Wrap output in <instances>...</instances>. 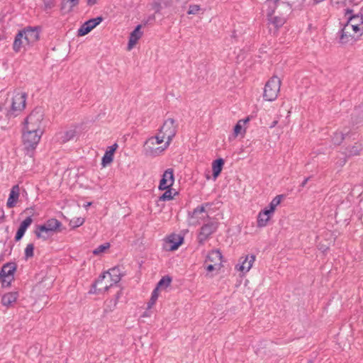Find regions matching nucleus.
Segmentation results:
<instances>
[{
    "label": "nucleus",
    "mask_w": 363,
    "mask_h": 363,
    "mask_svg": "<svg viewBox=\"0 0 363 363\" xmlns=\"http://www.w3.org/2000/svg\"><path fill=\"white\" fill-rule=\"evenodd\" d=\"M219 223L216 220H211L203 224L199 231L197 239L199 245H203L218 228Z\"/></svg>",
    "instance_id": "8"
},
{
    "label": "nucleus",
    "mask_w": 363,
    "mask_h": 363,
    "mask_svg": "<svg viewBox=\"0 0 363 363\" xmlns=\"http://www.w3.org/2000/svg\"><path fill=\"white\" fill-rule=\"evenodd\" d=\"M159 7H160V5H158V7L157 9V11H159Z\"/></svg>",
    "instance_id": "56"
},
{
    "label": "nucleus",
    "mask_w": 363,
    "mask_h": 363,
    "mask_svg": "<svg viewBox=\"0 0 363 363\" xmlns=\"http://www.w3.org/2000/svg\"><path fill=\"white\" fill-rule=\"evenodd\" d=\"M255 261V256L254 255L241 257L239 259V263L235 266V269L242 273H247L252 268Z\"/></svg>",
    "instance_id": "11"
},
{
    "label": "nucleus",
    "mask_w": 363,
    "mask_h": 363,
    "mask_svg": "<svg viewBox=\"0 0 363 363\" xmlns=\"http://www.w3.org/2000/svg\"><path fill=\"white\" fill-rule=\"evenodd\" d=\"M159 296V289H155L152 292L150 299L147 303V308H151L152 306L155 303Z\"/></svg>",
    "instance_id": "35"
},
{
    "label": "nucleus",
    "mask_w": 363,
    "mask_h": 363,
    "mask_svg": "<svg viewBox=\"0 0 363 363\" xmlns=\"http://www.w3.org/2000/svg\"><path fill=\"white\" fill-rule=\"evenodd\" d=\"M174 182V171L172 169H167L163 173L162 177L160 182L159 189L164 190L170 188Z\"/></svg>",
    "instance_id": "12"
},
{
    "label": "nucleus",
    "mask_w": 363,
    "mask_h": 363,
    "mask_svg": "<svg viewBox=\"0 0 363 363\" xmlns=\"http://www.w3.org/2000/svg\"><path fill=\"white\" fill-rule=\"evenodd\" d=\"M274 11L269 13L267 15L268 20L276 28H279L281 27L286 21V17L281 13V16H273Z\"/></svg>",
    "instance_id": "19"
},
{
    "label": "nucleus",
    "mask_w": 363,
    "mask_h": 363,
    "mask_svg": "<svg viewBox=\"0 0 363 363\" xmlns=\"http://www.w3.org/2000/svg\"><path fill=\"white\" fill-rule=\"evenodd\" d=\"M23 35L25 43L28 44V45H30L38 40L39 39V32L37 28H27L22 30Z\"/></svg>",
    "instance_id": "13"
},
{
    "label": "nucleus",
    "mask_w": 363,
    "mask_h": 363,
    "mask_svg": "<svg viewBox=\"0 0 363 363\" xmlns=\"http://www.w3.org/2000/svg\"><path fill=\"white\" fill-rule=\"evenodd\" d=\"M281 79L277 77H272L266 83L264 89L263 98L268 101H274L280 91Z\"/></svg>",
    "instance_id": "5"
},
{
    "label": "nucleus",
    "mask_w": 363,
    "mask_h": 363,
    "mask_svg": "<svg viewBox=\"0 0 363 363\" xmlns=\"http://www.w3.org/2000/svg\"><path fill=\"white\" fill-rule=\"evenodd\" d=\"M18 296L17 292L7 293L1 297V303L4 306L9 307L16 301Z\"/></svg>",
    "instance_id": "22"
},
{
    "label": "nucleus",
    "mask_w": 363,
    "mask_h": 363,
    "mask_svg": "<svg viewBox=\"0 0 363 363\" xmlns=\"http://www.w3.org/2000/svg\"><path fill=\"white\" fill-rule=\"evenodd\" d=\"M250 121V118L249 117H247L245 119H242V120H240L238 121L239 122H240L243 125L245 124H246L248 121Z\"/></svg>",
    "instance_id": "47"
},
{
    "label": "nucleus",
    "mask_w": 363,
    "mask_h": 363,
    "mask_svg": "<svg viewBox=\"0 0 363 363\" xmlns=\"http://www.w3.org/2000/svg\"><path fill=\"white\" fill-rule=\"evenodd\" d=\"M44 114L40 108L34 109L25 120L24 129L43 133L42 122Z\"/></svg>",
    "instance_id": "3"
},
{
    "label": "nucleus",
    "mask_w": 363,
    "mask_h": 363,
    "mask_svg": "<svg viewBox=\"0 0 363 363\" xmlns=\"http://www.w3.org/2000/svg\"><path fill=\"white\" fill-rule=\"evenodd\" d=\"M69 2L70 3V10L76 6L77 5H78L79 4V0H63L62 3V6H61V10H64L65 9V2Z\"/></svg>",
    "instance_id": "42"
},
{
    "label": "nucleus",
    "mask_w": 363,
    "mask_h": 363,
    "mask_svg": "<svg viewBox=\"0 0 363 363\" xmlns=\"http://www.w3.org/2000/svg\"><path fill=\"white\" fill-rule=\"evenodd\" d=\"M222 257V254L218 250H213L208 253L207 259L213 262H220Z\"/></svg>",
    "instance_id": "25"
},
{
    "label": "nucleus",
    "mask_w": 363,
    "mask_h": 363,
    "mask_svg": "<svg viewBox=\"0 0 363 363\" xmlns=\"http://www.w3.org/2000/svg\"><path fill=\"white\" fill-rule=\"evenodd\" d=\"M184 238L181 236L172 235L170 237L169 241L172 243L170 246V250H176L182 244Z\"/></svg>",
    "instance_id": "24"
},
{
    "label": "nucleus",
    "mask_w": 363,
    "mask_h": 363,
    "mask_svg": "<svg viewBox=\"0 0 363 363\" xmlns=\"http://www.w3.org/2000/svg\"><path fill=\"white\" fill-rule=\"evenodd\" d=\"M352 13V9H347L346 10V12H345V16H347L349 14H351Z\"/></svg>",
    "instance_id": "51"
},
{
    "label": "nucleus",
    "mask_w": 363,
    "mask_h": 363,
    "mask_svg": "<svg viewBox=\"0 0 363 363\" xmlns=\"http://www.w3.org/2000/svg\"><path fill=\"white\" fill-rule=\"evenodd\" d=\"M147 152H149L150 153H152L153 152V149L152 147H150V150H148L147 148L146 149Z\"/></svg>",
    "instance_id": "54"
},
{
    "label": "nucleus",
    "mask_w": 363,
    "mask_h": 363,
    "mask_svg": "<svg viewBox=\"0 0 363 363\" xmlns=\"http://www.w3.org/2000/svg\"><path fill=\"white\" fill-rule=\"evenodd\" d=\"M33 222V219L30 216L27 217L24 220H23L20 226L16 232V236H15V240L16 242L21 240V238L23 237L27 228L31 225Z\"/></svg>",
    "instance_id": "17"
},
{
    "label": "nucleus",
    "mask_w": 363,
    "mask_h": 363,
    "mask_svg": "<svg viewBox=\"0 0 363 363\" xmlns=\"http://www.w3.org/2000/svg\"><path fill=\"white\" fill-rule=\"evenodd\" d=\"M215 267H214V265L213 264H209L206 267V270L208 272H212L213 270H214Z\"/></svg>",
    "instance_id": "48"
},
{
    "label": "nucleus",
    "mask_w": 363,
    "mask_h": 363,
    "mask_svg": "<svg viewBox=\"0 0 363 363\" xmlns=\"http://www.w3.org/2000/svg\"><path fill=\"white\" fill-rule=\"evenodd\" d=\"M17 265L15 262H11L4 264L0 271V281L4 287L9 286L14 280V273L16 271Z\"/></svg>",
    "instance_id": "7"
},
{
    "label": "nucleus",
    "mask_w": 363,
    "mask_h": 363,
    "mask_svg": "<svg viewBox=\"0 0 363 363\" xmlns=\"http://www.w3.org/2000/svg\"><path fill=\"white\" fill-rule=\"evenodd\" d=\"M347 23L356 26H362L363 24V15L359 13L350 15L347 17Z\"/></svg>",
    "instance_id": "26"
},
{
    "label": "nucleus",
    "mask_w": 363,
    "mask_h": 363,
    "mask_svg": "<svg viewBox=\"0 0 363 363\" xmlns=\"http://www.w3.org/2000/svg\"><path fill=\"white\" fill-rule=\"evenodd\" d=\"M309 179H310V177H307V178H306V179L302 182V183L301 184L300 186H301V187H302V188H303V187H304V186L306 185V184H307V182H308V180H309Z\"/></svg>",
    "instance_id": "46"
},
{
    "label": "nucleus",
    "mask_w": 363,
    "mask_h": 363,
    "mask_svg": "<svg viewBox=\"0 0 363 363\" xmlns=\"http://www.w3.org/2000/svg\"><path fill=\"white\" fill-rule=\"evenodd\" d=\"M76 131L74 130H69L63 133L61 137L62 143H66L74 138Z\"/></svg>",
    "instance_id": "33"
},
{
    "label": "nucleus",
    "mask_w": 363,
    "mask_h": 363,
    "mask_svg": "<svg viewBox=\"0 0 363 363\" xmlns=\"http://www.w3.org/2000/svg\"><path fill=\"white\" fill-rule=\"evenodd\" d=\"M121 279V273L118 267H113L101 274L93 284L95 292L107 291L110 287L118 283Z\"/></svg>",
    "instance_id": "1"
},
{
    "label": "nucleus",
    "mask_w": 363,
    "mask_h": 363,
    "mask_svg": "<svg viewBox=\"0 0 363 363\" xmlns=\"http://www.w3.org/2000/svg\"><path fill=\"white\" fill-rule=\"evenodd\" d=\"M243 125L240 122H238L237 124L234 127V134L237 136L238 134L241 133V130L242 128Z\"/></svg>",
    "instance_id": "43"
},
{
    "label": "nucleus",
    "mask_w": 363,
    "mask_h": 363,
    "mask_svg": "<svg viewBox=\"0 0 363 363\" xmlns=\"http://www.w3.org/2000/svg\"><path fill=\"white\" fill-rule=\"evenodd\" d=\"M211 205L209 203H205L201 206L195 208L192 212V217L196 216L198 214L206 212V207H210Z\"/></svg>",
    "instance_id": "34"
},
{
    "label": "nucleus",
    "mask_w": 363,
    "mask_h": 363,
    "mask_svg": "<svg viewBox=\"0 0 363 363\" xmlns=\"http://www.w3.org/2000/svg\"><path fill=\"white\" fill-rule=\"evenodd\" d=\"M349 24L352 30L354 40H356L357 38L363 34V24H362V26H356L351 23Z\"/></svg>",
    "instance_id": "31"
},
{
    "label": "nucleus",
    "mask_w": 363,
    "mask_h": 363,
    "mask_svg": "<svg viewBox=\"0 0 363 363\" xmlns=\"http://www.w3.org/2000/svg\"><path fill=\"white\" fill-rule=\"evenodd\" d=\"M307 363H313L312 360H308Z\"/></svg>",
    "instance_id": "55"
},
{
    "label": "nucleus",
    "mask_w": 363,
    "mask_h": 363,
    "mask_svg": "<svg viewBox=\"0 0 363 363\" xmlns=\"http://www.w3.org/2000/svg\"><path fill=\"white\" fill-rule=\"evenodd\" d=\"M324 0H313V2L314 4H319L322 1H323Z\"/></svg>",
    "instance_id": "53"
},
{
    "label": "nucleus",
    "mask_w": 363,
    "mask_h": 363,
    "mask_svg": "<svg viewBox=\"0 0 363 363\" xmlns=\"http://www.w3.org/2000/svg\"><path fill=\"white\" fill-rule=\"evenodd\" d=\"M201 10L200 6L196 4L190 5L187 13L189 15L196 14Z\"/></svg>",
    "instance_id": "41"
},
{
    "label": "nucleus",
    "mask_w": 363,
    "mask_h": 363,
    "mask_svg": "<svg viewBox=\"0 0 363 363\" xmlns=\"http://www.w3.org/2000/svg\"><path fill=\"white\" fill-rule=\"evenodd\" d=\"M141 25H138L130 33L128 44V50H130L133 46L137 43L138 40L142 37L143 33L140 30Z\"/></svg>",
    "instance_id": "16"
},
{
    "label": "nucleus",
    "mask_w": 363,
    "mask_h": 363,
    "mask_svg": "<svg viewBox=\"0 0 363 363\" xmlns=\"http://www.w3.org/2000/svg\"><path fill=\"white\" fill-rule=\"evenodd\" d=\"M28 44L25 43L24 35L22 30H20L15 36V39L13 44V50L16 52L21 51L22 48H24Z\"/></svg>",
    "instance_id": "20"
},
{
    "label": "nucleus",
    "mask_w": 363,
    "mask_h": 363,
    "mask_svg": "<svg viewBox=\"0 0 363 363\" xmlns=\"http://www.w3.org/2000/svg\"><path fill=\"white\" fill-rule=\"evenodd\" d=\"M166 6H174L177 7H184L189 0H162Z\"/></svg>",
    "instance_id": "28"
},
{
    "label": "nucleus",
    "mask_w": 363,
    "mask_h": 363,
    "mask_svg": "<svg viewBox=\"0 0 363 363\" xmlns=\"http://www.w3.org/2000/svg\"><path fill=\"white\" fill-rule=\"evenodd\" d=\"M61 226L62 223L60 220L56 218H50L43 225H37L35 233L38 238L45 240L54 233L60 231Z\"/></svg>",
    "instance_id": "2"
},
{
    "label": "nucleus",
    "mask_w": 363,
    "mask_h": 363,
    "mask_svg": "<svg viewBox=\"0 0 363 363\" xmlns=\"http://www.w3.org/2000/svg\"><path fill=\"white\" fill-rule=\"evenodd\" d=\"M159 131L160 134L163 135L167 139L164 147L157 148V150H160V152H162L169 145L173 138L176 135L177 125H175V121L173 118H167L164 121Z\"/></svg>",
    "instance_id": "6"
},
{
    "label": "nucleus",
    "mask_w": 363,
    "mask_h": 363,
    "mask_svg": "<svg viewBox=\"0 0 363 363\" xmlns=\"http://www.w3.org/2000/svg\"><path fill=\"white\" fill-rule=\"evenodd\" d=\"M103 21L101 16L91 18L84 22L77 30V36H84L96 28Z\"/></svg>",
    "instance_id": "10"
},
{
    "label": "nucleus",
    "mask_w": 363,
    "mask_h": 363,
    "mask_svg": "<svg viewBox=\"0 0 363 363\" xmlns=\"http://www.w3.org/2000/svg\"><path fill=\"white\" fill-rule=\"evenodd\" d=\"M110 247V244L108 242H105L103 245H99L97 247L94 251L93 254L95 255H98L102 252H104L106 250L108 249Z\"/></svg>",
    "instance_id": "39"
},
{
    "label": "nucleus",
    "mask_w": 363,
    "mask_h": 363,
    "mask_svg": "<svg viewBox=\"0 0 363 363\" xmlns=\"http://www.w3.org/2000/svg\"><path fill=\"white\" fill-rule=\"evenodd\" d=\"M26 94L18 93L13 96L11 109L8 111L7 116H16L19 112L26 107Z\"/></svg>",
    "instance_id": "9"
},
{
    "label": "nucleus",
    "mask_w": 363,
    "mask_h": 363,
    "mask_svg": "<svg viewBox=\"0 0 363 363\" xmlns=\"http://www.w3.org/2000/svg\"><path fill=\"white\" fill-rule=\"evenodd\" d=\"M91 204V203H88L87 206H89Z\"/></svg>",
    "instance_id": "57"
},
{
    "label": "nucleus",
    "mask_w": 363,
    "mask_h": 363,
    "mask_svg": "<svg viewBox=\"0 0 363 363\" xmlns=\"http://www.w3.org/2000/svg\"><path fill=\"white\" fill-rule=\"evenodd\" d=\"M45 9H51L52 7V3L50 1L45 2Z\"/></svg>",
    "instance_id": "45"
},
{
    "label": "nucleus",
    "mask_w": 363,
    "mask_h": 363,
    "mask_svg": "<svg viewBox=\"0 0 363 363\" xmlns=\"http://www.w3.org/2000/svg\"><path fill=\"white\" fill-rule=\"evenodd\" d=\"M270 214L271 213L267 211V208L261 211L257 216V226L260 228L266 226L270 219Z\"/></svg>",
    "instance_id": "21"
},
{
    "label": "nucleus",
    "mask_w": 363,
    "mask_h": 363,
    "mask_svg": "<svg viewBox=\"0 0 363 363\" xmlns=\"http://www.w3.org/2000/svg\"><path fill=\"white\" fill-rule=\"evenodd\" d=\"M84 223V218L79 217L72 219L69 222V225L72 226V228H75L82 225Z\"/></svg>",
    "instance_id": "37"
},
{
    "label": "nucleus",
    "mask_w": 363,
    "mask_h": 363,
    "mask_svg": "<svg viewBox=\"0 0 363 363\" xmlns=\"http://www.w3.org/2000/svg\"><path fill=\"white\" fill-rule=\"evenodd\" d=\"M164 139H166V138L163 135L159 133L155 136L148 138L145 142V145L151 144L154 145L155 144H161L164 142Z\"/></svg>",
    "instance_id": "29"
},
{
    "label": "nucleus",
    "mask_w": 363,
    "mask_h": 363,
    "mask_svg": "<svg viewBox=\"0 0 363 363\" xmlns=\"http://www.w3.org/2000/svg\"><path fill=\"white\" fill-rule=\"evenodd\" d=\"M19 186L18 185H14L11 189L9 196L6 203L8 208H13L16 206V202L19 197Z\"/></svg>",
    "instance_id": "18"
},
{
    "label": "nucleus",
    "mask_w": 363,
    "mask_h": 363,
    "mask_svg": "<svg viewBox=\"0 0 363 363\" xmlns=\"http://www.w3.org/2000/svg\"><path fill=\"white\" fill-rule=\"evenodd\" d=\"M34 245L32 243L28 244L25 249V256L28 259L33 257Z\"/></svg>",
    "instance_id": "40"
},
{
    "label": "nucleus",
    "mask_w": 363,
    "mask_h": 363,
    "mask_svg": "<svg viewBox=\"0 0 363 363\" xmlns=\"http://www.w3.org/2000/svg\"><path fill=\"white\" fill-rule=\"evenodd\" d=\"M120 297V293H118L116 295V298L113 300V299H111L109 301V303H110V306L106 303V308L104 309V311L106 312L107 311H112V307L114 308L116 307V304H117V302H118V299Z\"/></svg>",
    "instance_id": "38"
},
{
    "label": "nucleus",
    "mask_w": 363,
    "mask_h": 363,
    "mask_svg": "<svg viewBox=\"0 0 363 363\" xmlns=\"http://www.w3.org/2000/svg\"><path fill=\"white\" fill-rule=\"evenodd\" d=\"M339 39L340 43L342 44H346L351 40H354V34L350 24L347 22L346 24L339 31Z\"/></svg>",
    "instance_id": "14"
},
{
    "label": "nucleus",
    "mask_w": 363,
    "mask_h": 363,
    "mask_svg": "<svg viewBox=\"0 0 363 363\" xmlns=\"http://www.w3.org/2000/svg\"><path fill=\"white\" fill-rule=\"evenodd\" d=\"M166 191L160 196L159 201H170L173 199L174 196L172 194V189L170 188L165 189Z\"/></svg>",
    "instance_id": "36"
},
{
    "label": "nucleus",
    "mask_w": 363,
    "mask_h": 363,
    "mask_svg": "<svg viewBox=\"0 0 363 363\" xmlns=\"http://www.w3.org/2000/svg\"><path fill=\"white\" fill-rule=\"evenodd\" d=\"M96 0H87V3L89 5H93L96 3Z\"/></svg>",
    "instance_id": "50"
},
{
    "label": "nucleus",
    "mask_w": 363,
    "mask_h": 363,
    "mask_svg": "<svg viewBox=\"0 0 363 363\" xmlns=\"http://www.w3.org/2000/svg\"><path fill=\"white\" fill-rule=\"evenodd\" d=\"M224 164V160L222 158H218L214 160L212 163L213 176L216 179L220 174Z\"/></svg>",
    "instance_id": "23"
},
{
    "label": "nucleus",
    "mask_w": 363,
    "mask_h": 363,
    "mask_svg": "<svg viewBox=\"0 0 363 363\" xmlns=\"http://www.w3.org/2000/svg\"><path fill=\"white\" fill-rule=\"evenodd\" d=\"M281 6V14L285 16L286 17L291 13L292 12V5L288 2H281L280 4Z\"/></svg>",
    "instance_id": "32"
},
{
    "label": "nucleus",
    "mask_w": 363,
    "mask_h": 363,
    "mask_svg": "<svg viewBox=\"0 0 363 363\" xmlns=\"http://www.w3.org/2000/svg\"><path fill=\"white\" fill-rule=\"evenodd\" d=\"M43 133V132L26 130L23 128V133L22 136L23 144L27 154L33 152V151L36 148Z\"/></svg>",
    "instance_id": "4"
},
{
    "label": "nucleus",
    "mask_w": 363,
    "mask_h": 363,
    "mask_svg": "<svg viewBox=\"0 0 363 363\" xmlns=\"http://www.w3.org/2000/svg\"><path fill=\"white\" fill-rule=\"evenodd\" d=\"M278 123V121H274L272 124L270 125V128H272L277 125Z\"/></svg>",
    "instance_id": "49"
},
{
    "label": "nucleus",
    "mask_w": 363,
    "mask_h": 363,
    "mask_svg": "<svg viewBox=\"0 0 363 363\" xmlns=\"http://www.w3.org/2000/svg\"><path fill=\"white\" fill-rule=\"evenodd\" d=\"M104 281L105 282L104 284H110L111 280L108 278H106Z\"/></svg>",
    "instance_id": "52"
},
{
    "label": "nucleus",
    "mask_w": 363,
    "mask_h": 363,
    "mask_svg": "<svg viewBox=\"0 0 363 363\" xmlns=\"http://www.w3.org/2000/svg\"><path fill=\"white\" fill-rule=\"evenodd\" d=\"M283 198L284 195L282 194L275 196L269 204L267 211L272 213L274 211L276 207L281 203Z\"/></svg>",
    "instance_id": "27"
},
{
    "label": "nucleus",
    "mask_w": 363,
    "mask_h": 363,
    "mask_svg": "<svg viewBox=\"0 0 363 363\" xmlns=\"http://www.w3.org/2000/svg\"><path fill=\"white\" fill-rule=\"evenodd\" d=\"M118 148V144L114 143L113 145L109 146L108 150L105 152L104 155L101 159V165L105 167L110 163H111L113 160V155L116 150Z\"/></svg>",
    "instance_id": "15"
},
{
    "label": "nucleus",
    "mask_w": 363,
    "mask_h": 363,
    "mask_svg": "<svg viewBox=\"0 0 363 363\" xmlns=\"http://www.w3.org/2000/svg\"><path fill=\"white\" fill-rule=\"evenodd\" d=\"M172 282V278L169 276L163 277L157 283L156 289H166Z\"/></svg>",
    "instance_id": "30"
},
{
    "label": "nucleus",
    "mask_w": 363,
    "mask_h": 363,
    "mask_svg": "<svg viewBox=\"0 0 363 363\" xmlns=\"http://www.w3.org/2000/svg\"><path fill=\"white\" fill-rule=\"evenodd\" d=\"M5 218L4 211L3 209H0V223L4 220Z\"/></svg>",
    "instance_id": "44"
}]
</instances>
